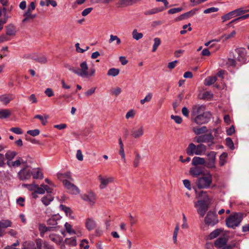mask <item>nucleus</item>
I'll list each match as a JSON object with an SVG mask.
<instances>
[{"instance_id": "nucleus-13", "label": "nucleus", "mask_w": 249, "mask_h": 249, "mask_svg": "<svg viewBox=\"0 0 249 249\" xmlns=\"http://www.w3.org/2000/svg\"><path fill=\"white\" fill-rule=\"evenodd\" d=\"M205 107L203 105H196L192 107L191 111L192 119H194L196 116H198L205 113Z\"/></svg>"}, {"instance_id": "nucleus-11", "label": "nucleus", "mask_w": 249, "mask_h": 249, "mask_svg": "<svg viewBox=\"0 0 249 249\" xmlns=\"http://www.w3.org/2000/svg\"><path fill=\"white\" fill-rule=\"evenodd\" d=\"M216 152L211 151L207 154L208 157L206 161V167L208 168H214L215 167Z\"/></svg>"}, {"instance_id": "nucleus-51", "label": "nucleus", "mask_w": 249, "mask_h": 249, "mask_svg": "<svg viewBox=\"0 0 249 249\" xmlns=\"http://www.w3.org/2000/svg\"><path fill=\"white\" fill-rule=\"evenodd\" d=\"M64 226L68 233L70 234H75L76 233L75 231L72 228L71 226L69 223L66 222Z\"/></svg>"}, {"instance_id": "nucleus-44", "label": "nucleus", "mask_w": 249, "mask_h": 249, "mask_svg": "<svg viewBox=\"0 0 249 249\" xmlns=\"http://www.w3.org/2000/svg\"><path fill=\"white\" fill-rule=\"evenodd\" d=\"M235 17L233 11L227 13V14L223 16L221 18L223 19V22H225L228 20L231 19L232 18Z\"/></svg>"}, {"instance_id": "nucleus-6", "label": "nucleus", "mask_w": 249, "mask_h": 249, "mask_svg": "<svg viewBox=\"0 0 249 249\" xmlns=\"http://www.w3.org/2000/svg\"><path fill=\"white\" fill-rule=\"evenodd\" d=\"M204 221L206 224L213 226L218 222L219 220L216 213L213 211H210L208 212Z\"/></svg>"}, {"instance_id": "nucleus-61", "label": "nucleus", "mask_w": 249, "mask_h": 249, "mask_svg": "<svg viewBox=\"0 0 249 249\" xmlns=\"http://www.w3.org/2000/svg\"><path fill=\"white\" fill-rule=\"evenodd\" d=\"M27 133L32 136H36L38 135L40 133V131L39 129H36L34 130H30L27 131Z\"/></svg>"}, {"instance_id": "nucleus-30", "label": "nucleus", "mask_w": 249, "mask_h": 249, "mask_svg": "<svg viewBox=\"0 0 249 249\" xmlns=\"http://www.w3.org/2000/svg\"><path fill=\"white\" fill-rule=\"evenodd\" d=\"M52 229V227H47L43 224H40L38 225V229L41 236H43V234L46 232L51 231Z\"/></svg>"}, {"instance_id": "nucleus-2", "label": "nucleus", "mask_w": 249, "mask_h": 249, "mask_svg": "<svg viewBox=\"0 0 249 249\" xmlns=\"http://www.w3.org/2000/svg\"><path fill=\"white\" fill-rule=\"evenodd\" d=\"M212 182V175L209 172H207L198 177L196 184L199 189H207L211 187Z\"/></svg>"}, {"instance_id": "nucleus-45", "label": "nucleus", "mask_w": 249, "mask_h": 249, "mask_svg": "<svg viewBox=\"0 0 249 249\" xmlns=\"http://www.w3.org/2000/svg\"><path fill=\"white\" fill-rule=\"evenodd\" d=\"M132 3V0H120L118 3V5L120 7H124L131 5Z\"/></svg>"}, {"instance_id": "nucleus-33", "label": "nucleus", "mask_w": 249, "mask_h": 249, "mask_svg": "<svg viewBox=\"0 0 249 249\" xmlns=\"http://www.w3.org/2000/svg\"><path fill=\"white\" fill-rule=\"evenodd\" d=\"M195 13H196V12L195 10L194 11H193V10L190 11L188 12H187L186 13L181 15L176 20H181L186 19L189 17L193 16L195 14Z\"/></svg>"}, {"instance_id": "nucleus-26", "label": "nucleus", "mask_w": 249, "mask_h": 249, "mask_svg": "<svg viewBox=\"0 0 249 249\" xmlns=\"http://www.w3.org/2000/svg\"><path fill=\"white\" fill-rule=\"evenodd\" d=\"M227 240L225 237H220L217 239L214 243V245L217 248H221L225 247Z\"/></svg>"}, {"instance_id": "nucleus-63", "label": "nucleus", "mask_w": 249, "mask_h": 249, "mask_svg": "<svg viewBox=\"0 0 249 249\" xmlns=\"http://www.w3.org/2000/svg\"><path fill=\"white\" fill-rule=\"evenodd\" d=\"M183 9L181 7L174 8L169 9L168 11V13L169 14H173L179 12L181 11Z\"/></svg>"}, {"instance_id": "nucleus-57", "label": "nucleus", "mask_w": 249, "mask_h": 249, "mask_svg": "<svg viewBox=\"0 0 249 249\" xmlns=\"http://www.w3.org/2000/svg\"><path fill=\"white\" fill-rule=\"evenodd\" d=\"M141 157L139 153H136L135 158L133 161V165L135 167H137L139 166L140 162Z\"/></svg>"}, {"instance_id": "nucleus-32", "label": "nucleus", "mask_w": 249, "mask_h": 249, "mask_svg": "<svg viewBox=\"0 0 249 249\" xmlns=\"http://www.w3.org/2000/svg\"><path fill=\"white\" fill-rule=\"evenodd\" d=\"M11 115V111L8 109H0V119H4L7 118Z\"/></svg>"}, {"instance_id": "nucleus-60", "label": "nucleus", "mask_w": 249, "mask_h": 249, "mask_svg": "<svg viewBox=\"0 0 249 249\" xmlns=\"http://www.w3.org/2000/svg\"><path fill=\"white\" fill-rule=\"evenodd\" d=\"M69 192L72 194L76 195L79 193L80 191L79 189L73 184L69 190Z\"/></svg>"}, {"instance_id": "nucleus-9", "label": "nucleus", "mask_w": 249, "mask_h": 249, "mask_svg": "<svg viewBox=\"0 0 249 249\" xmlns=\"http://www.w3.org/2000/svg\"><path fill=\"white\" fill-rule=\"evenodd\" d=\"M195 207L197 209V212L201 217H203L207 211L208 210V206L204 201L198 200L195 203Z\"/></svg>"}, {"instance_id": "nucleus-59", "label": "nucleus", "mask_w": 249, "mask_h": 249, "mask_svg": "<svg viewBox=\"0 0 249 249\" xmlns=\"http://www.w3.org/2000/svg\"><path fill=\"white\" fill-rule=\"evenodd\" d=\"M10 131L18 135L22 134L23 133L22 130L18 127H12L10 129Z\"/></svg>"}, {"instance_id": "nucleus-52", "label": "nucleus", "mask_w": 249, "mask_h": 249, "mask_svg": "<svg viewBox=\"0 0 249 249\" xmlns=\"http://www.w3.org/2000/svg\"><path fill=\"white\" fill-rule=\"evenodd\" d=\"M6 9L5 7L3 8V12L4 14V16L5 17V19L3 20H0V31L2 30L3 28V25L4 24H5L7 22V19L8 18H9V17L7 15V13L5 12Z\"/></svg>"}, {"instance_id": "nucleus-25", "label": "nucleus", "mask_w": 249, "mask_h": 249, "mask_svg": "<svg viewBox=\"0 0 249 249\" xmlns=\"http://www.w3.org/2000/svg\"><path fill=\"white\" fill-rule=\"evenodd\" d=\"M196 146L193 143H191L186 148V153L189 156H193L196 155Z\"/></svg>"}, {"instance_id": "nucleus-31", "label": "nucleus", "mask_w": 249, "mask_h": 249, "mask_svg": "<svg viewBox=\"0 0 249 249\" xmlns=\"http://www.w3.org/2000/svg\"><path fill=\"white\" fill-rule=\"evenodd\" d=\"M217 80L215 76H209L207 77L204 81V84L205 86H209L213 84Z\"/></svg>"}, {"instance_id": "nucleus-22", "label": "nucleus", "mask_w": 249, "mask_h": 249, "mask_svg": "<svg viewBox=\"0 0 249 249\" xmlns=\"http://www.w3.org/2000/svg\"><path fill=\"white\" fill-rule=\"evenodd\" d=\"M35 3L32 1L30 3V5L28 6L27 11L24 13L28 16H30L32 19H34L36 17V14H32V12L35 9Z\"/></svg>"}, {"instance_id": "nucleus-10", "label": "nucleus", "mask_w": 249, "mask_h": 249, "mask_svg": "<svg viewBox=\"0 0 249 249\" xmlns=\"http://www.w3.org/2000/svg\"><path fill=\"white\" fill-rule=\"evenodd\" d=\"M144 132V126L141 124L138 125L131 130L130 136L133 138L138 139L143 135Z\"/></svg>"}, {"instance_id": "nucleus-39", "label": "nucleus", "mask_w": 249, "mask_h": 249, "mask_svg": "<svg viewBox=\"0 0 249 249\" xmlns=\"http://www.w3.org/2000/svg\"><path fill=\"white\" fill-rule=\"evenodd\" d=\"M132 37L136 40H138L143 37V34L142 33H138L137 29H134L132 32Z\"/></svg>"}, {"instance_id": "nucleus-62", "label": "nucleus", "mask_w": 249, "mask_h": 249, "mask_svg": "<svg viewBox=\"0 0 249 249\" xmlns=\"http://www.w3.org/2000/svg\"><path fill=\"white\" fill-rule=\"evenodd\" d=\"M213 97V94L210 91H206L203 93L202 98L205 100H209Z\"/></svg>"}, {"instance_id": "nucleus-27", "label": "nucleus", "mask_w": 249, "mask_h": 249, "mask_svg": "<svg viewBox=\"0 0 249 249\" xmlns=\"http://www.w3.org/2000/svg\"><path fill=\"white\" fill-rule=\"evenodd\" d=\"M24 160L20 158H18L14 161H7V164L9 167H18L21 164L24 163Z\"/></svg>"}, {"instance_id": "nucleus-64", "label": "nucleus", "mask_w": 249, "mask_h": 249, "mask_svg": "<svg viewBox=\"0 0 249 249\" xmlns=\"http://www.w3.org/2000/svg\"><path fill=\"white\" fill-rule=\"evenodd\" d=\"M35 59L36 60L37 62L42 63H45L47 62V61L46 57L43 55H41Z\"/></svg>"}, {"instance_id": "nucleus-37", "label": "nucleus", "mask_w": 249, "mask_h": 249, "mask_svg": "<svg viewBox=\"0 0 249 249\" xmlns=\"http://www.w3.org/2000/svg\"><path fill=\"white\" fill-rule=\"evenodd\" d=\"M34 118L39 119L41 122L42 124L45 125L47 123V120L49 118V116L47 115H44V116L36 115L35 116Z\"/></svg>"}, {"instance_id": "nucleus-53", "label": "nucleus", "mask_w": 249, "mask_h": 249, "mask_svg": "<svg viewBox=\"0 0 249 249\" xmlns=\"http://www.w3.org/2000/svg\"><path fill=\"white\" fill-rule=\"evenodd\" d=\"M35 193L38 194H44L45 193V188H44V185L42 184L40 187H38L37 185V187L36 188Z\"/></svg>"}, {"instance_id": "nucleus-16", "label": "nucleus", "mask_w": 249, "mask_h": 249, "mask_svg": "<svg viewBox=\"0 0 249 249\" xmlns=\"http://www.w3.org/2000/svg\"><path fill=\"white\" fill-rule=\"evenodd\" d=\"M190 174L193 177H197L201 176L203 173H204L202 168L199 166H194V167H191L190 169Z\"/></svg>"}, {"instance_id": "nucleus-46", "label": "nucleus", "mask_w": 249, "mask_h": 249, "mask_svg": "<svg viewBox=\"0 0 249 249\" xmlns=\"http://www.w3.org/2000/svg\"><path fill=\"white\" fill-rule=\"evenodd\" d=\"M207 127L206 126H202L200 128H194L193 131L196 135H199L204 133L207 132Z\"/></svg>"}, {"instance_id": "nucleus-1", "label": "nucleus", "mask_w": 249, "mask_h": 249, "mask_svg": "<svg viewBox=\"0 0 249 249\" xmlns=\"http://www.w3.org/2000/svg\"><path fill=\"white\" fill-rule=\"evenodd\" d=\"M95 74V69L91 68L89 69L86 61L80 63L79 68L76 69L75 74L82 78H89L93 77Z\"/></svg>"}, {"instance_id": "nucleus-14", "label": "nucleus", "mask_w": 249, "mask_h": 249, "mask_svg": "<svg viewBox=\"0 0 249 249\" xmlns=\"http://www.w3.org/2000/svg\"><path fill=\"white\" fill-rule=\"evenodd\" d=\"M81 197L83 200L87 201L90 205H93L95 203L96 196L92 192L82 195Z\"/></svg>"}, {"instance_id": "nucleus-20", "label": "nucleus", "mask_w": 249, "mask_h": 249, "mask_svg": "<svg viewBox=\"0 0 249 249\" xmlns=\"http://www.w3.org/2000/svg\"><path fill=\"white\" fill-rule=\"evenodd\" d=\"M206 160L204 158L199 157H195L192 160V165L198 166L199 165H205L206 166Z\"/></svg>"}, {"instance_id": "nucleus-38", "label": "nucleus", "mask_w": 249, "mask_h": 249, "mask_svg": "<svg viewBox=\"0 0 249 249\" xmlns=\"http://www.w3.org/2000/svg\"><path fill=\"white\" fill-rule=\"evenodd\" d=\"M113 41H116V45H119L121 44V39L118 37L117 36L110 35V38L108 40V42L109 43H112Z\"/></svg>"}, {"instance_id": "nucleus-18", "label": "nucleus", "mask_w": 249, "mask_h": 249, "mask_svg": "<svg viewBox=\"0 0 249 249\" xmlns=\"http://www.w3.org/2000/svg\"><path fill=\"white\" fill-rule=\"evenodd\" d=\"M15 98V96L12 94H3L0 95V101L4 105H7Z\"/></svg>"}, {"instance_id": "nucleus-58", "label": "nucleus", "mask_w": 249, "mask_h": 249, "mask_svg": "<svg viewBox=\"0 0 249 249\" xmlns=\"http://www.w3.org/2000/svg\"><path fill=\"white\" fill-rule=\"evenodd\" d=\"M226 142L227 146L229 147L231 149L233 150L234 148V146L233 142L230 138H227L226 139Z\"/></svg>"}, {"instance_id": "nucleus-28", "label": "nucleus", "mask_w": 249, "mask_h": 249, "mask_svg": "<svg viewBox=\"0 0 249 249\" xmlns=\"http://www.w3.org/2000/svg\"><path fill=\"white\" fill-rule=\"evenodd\" d=\"M60 220L59 215H54L50 218L47 221L49 225L54 226L57 224V221Z\"/></svg>"}, {"instance_id": "nucleus-5", "label": "nucleus", "mask_w": 249, "mask_h": 249, "mask_svg": "<svg viewBox=\"0 0 249 249\" xmlns=\"http://www.w3.org/2000/svg\"><path fill=\"white\" fill-rule=\"evenodd\" d=\"M97 178L100 182L99 187L100 189L106 188L109 183L114 181V178L109 176L99 175Z\"/></svg>"}, {"instance_id": "nucleus-7", "label": "nucleus", "mask_w": 249, "mask_h": 249, "mask_svg": "<svg viewBox=\"0 0 249 249\" xmlns=\"http://www.w3.org/2000/svg\"><path fill=\"white\" fill-rule=\"evenodd\" d=\"M235 54L237 60L239 63V64L245 63L247 61L246 56L247 51L245 48H240L235 49Z\"/></svg>"}, {"instance_id": "nucleus-19", "label": "nucleus", "mask_w": 249, "mask_h": 249, "mask_svg": "<svg viewBox=\"0 0 249 249\" xmlns=\"http://www.w3.org/2000/svg\"><path fill=\"white\" fill-rule=\"evenodd\" d=\"M17 33L16 26L12 24H9L6 26V34L8 36H15Z\"/></svg>"}, {"instance_id": "nucleus-41", "label": "nucleus", "mask_w": 249, "mask_h": 249, "mask_svg": "<svg viewBox=\"0 0 249 249\" xmlns=\"http://www.w3.org/2000/svg\"><path fill=\"white\" fill-rule=\"evenodd\" d=\"M153 97V93L152 92H149L145 97L140 100V103L142 105L144 104L145 103L149 102Z\"/></svg>"}, {"instance_id": "nucleus-49", "label": "nucleus", "mask_w": 249, "mask_h": 249, "mask_svg": "<svg viewBox=\"0 0 249 249\" xmlns=\"http://www.w3.org/2000/svg\"><path fill=\"white\" fill-rule=\"evenodd\" d=\"M228 157L227 153H223L219 157V164L220 166H223L226 162V159Z\"/></svg>"}, {"instance_id": "nucleus-24", "label": "nucleus", "mask_w": 249, "mask_h": 249, "mask_svg": "<svg viewBox=\"0 0 249 249\" xmlns=\"http://www.w3.org/2000/svg\"><path fill=\"white\" fill-rule=\"evenodd\" d=\"M207 150L206 146L203 144H199L196 145V155H203Z\"/></svg>"}, {"instance_id": "nucleus-36", "label": "nucleus", "mask_w": 249, "mask_h": 249, "mask_svg": "<svg viewBox=\"0 0 249 249\" xmlns=\"http://www.w3.org/2000/svg\"><path fill=\"white\" fill-rule=\"evenodd\" d=\"M50 239L57 244H60L63 240V238L59 235L51 234L50 235Z\"/></svg>"}, {"instance_id": "nucleus-54", "label": "nucleus", "mask_w": 249, "mask_h": 249, "mask_svg": "<svg viewBox=\"0 0 249 249\" xmlns=\"http://www.w3.org/2000/svg\"><path fill=\"white\" fill-rule=\"evenodd\" d=\"M122 92V89L120 87H116L115 88H113L111 89L110 93L112 95L117 96H118L121 92Z\"/></svg>"}, {"instance_id": "nucleus-34", "label": "nucleus", "mask_w": 249, "mask_h": 249, "mask_svg": "<svg viewBox=\"0 0 249 249\" xmlns=\"http://www.w3.org/2000/svg\"><path fill=\"white\" fill-rule=\"evenodd\" d=\"M163 8H155L144 12L145 15L155 14L163 11Z\"/></svg>"}, {"instance_id": "nucleus-42", "label": "nucleus", "mask_w": 249, "mask_h": 249, "mask_svg": "<svg viewBox=\"0 0 249 249\" xmlns=\"http://www.w3.org/2000/svg\"><path fill=\"white\" fill-rule=\"evenodd\" d=\"M120 70L116 68H111L109 69L107 71V74L108 76L115 77L119 74Z\"/></svg>"}, {"instance_id": "nucleus-23", "label": "nucleus", "mask_w": 249, "mask_h": 249, "mask_svg": "<svg viewBox=\"0 0 249 249\" xmlns=\"http://www.w3.org/2000/svg\"><path fill=\"white\" fill-rule=\"evenodd\" d=\"M32 175L34 179H42L43 178V174L39 168L32 169Z\"/></svg>"}, {"instance_id": "nucleus-40", "label": "nucleus", "mask_w": 249, "mask_h": 249, "mask_svg": "<svg viewBox=\"0 0 249 249\" xmlns=\"http://www.w3.org/2000/svg\"><path fill=\"white\" fill-rule=\"evenodd\" d=\"M59 207L62 210H63L67 216H70L71 218H73V216L71 215V211L70 208L67 207L66 206L62 204H61Z\"/></svg>"}, {"instance_id": "nucleus-21", "label": "nucleus", "mask_w": 249, "mask_h": 249, "mask_svg": "<svg viewBox=\"0 0 249 249\" xmlns=\"http://www.w3.org/2000/svg\"><path fill=\"white\" fill-rule=\"evenodd\" d=\"M85 226L87 230L91 231L95 228L96 222L92 218H88L86 220Z\"/></svg>"}, {"instance_id": "nucleus-56", "label": "nucleus", "mask_w": 249, "mask_h": 249, "mask_svg": "<svg viewBox=\"0 0 249 249\" xmlns=\"http://www.w3.org/2000/svg\"><path fill=\"white\" fill-rule=\"evenodd\" d=\"M179 231V226L178 225H177L174 229V232H173V239L174 243L175 244L177 243V237Z\"/></svg>"}, {"instance_id": "nucleus-35", "label": "nucleus", "mask_w": 249, "mask_h": 249, "mask_svg": "<svg viewBox=\"0 0 249 249\" xmlns=\"http://www.w3.org/2000/svg\"><path fill=\"white\" fill-rule=\"evenodd\" d=\"M65 242L66 244L70 246H75L77 244L76 238L75 237L66 238Z\"/></svg>"}, {"instance_id": "nucleus-4", "label": "nucleus", "mask_w": 249, "mask_h": 249, "mask_svg": "<svg viewBox=\"0 0 249 249\" xmlns=\"http://www.w3.org/2000/svg\"><path fill=\"white\" fill-rule=\"evenodd\" d=\"M214 137L212 134L202 135L195 138V141L197 143H207L209 146L213 144Z\"/></svg>"}, {"instance_id": "nucleus-29", "label": "nucleus", "mask_w": 249, "mask_h": 249, "mask_svg": "<svg viewBox=\"0 0 249 249\" xmlns=\"http://www.w3.org/2000/svg\"><path fill=\"white\" fill-rule=\"evenodd\" d=\"M238 61L236 58V56L234 55L233 56V58H229L226 62V64L229 67H235L238 65Z\"/></svg>"}, {"instance_id": "nucleus-48", "label": "nucleus", "mask_w": 249, "mask_h": 249, "mask_svg": "<svg viewBox=\"0 0 249 249\" xmlns=\"http://www.w3.org/2000/svg\"><path fill=\"white\" fill-rule=\"evenodd\" d=\"M17 153L15 151H8L5 154V158L8 160H11L17 155Z\"/></svg>"}, {"instance_id": "nucleus-15", "label": "nucleus", "mask_w": 249, "mask_h": 249, "mask_svg": "<svg viewBox=\"0 0 249 249\" xmlns=\"http://www.w3.org/2000/svg\"><path fill=\"white\" fill-rule=\"evenodd\" d=\"M12 226V222L8 219L0 220V237H2L5 233L4 229Z\"/></svg>"}, {"instance_id": "nucleus-50", "label": "nucleus", "mask_w": 249, "mask_h": 249, "mask_svg": "<svg viewBox=\"0 0 249 249\" xmlns=\"http://www.w3.org/2000/svg\"><path fill=\"white\" fill-rule=\"evenodd\" d=\"M160 43L161 40L160 38L158 37H156L154 39V44L152 48L153 52H154L157 50V48L160 45Z\"/></svg>"}, {"instance_id": "nucleus-12", "label": "nucleus", "mask_w": 249, "mask_h": 249, "mask_svg": "<svg viewBox=\"0 0 249 249\" xmlns=\"http://www.w3.org/2000/svg\"><path fill=\"white\" fill-rule=\"evenodd\" d=\"M31 174V168L26 166L18 172V176L20 180H24L30 178L32 175Z\"/></svg>"}, {"instance_id": "nucleus-8", "label": "nucleus", "mask_w": 249, "mask_h": 249, "mask_svg": "<svg viewBox=\"0 0 249 249\" xmlns=\"http://www.w3.org/2000/svg\"><path fill=\"white\" fill-rule=\"evenodd\" d=\"M211 116V114L209 112H205L201 115L196 116L192 120L197 124H202L210 121Z\"/></svg>"}, {"instance_id": "nucleus-43", "label": "nucleus", "mask_w": 249, "mask_h": 249, "mask_svg": "<svg viewBox=\"0 0 249 249\" xmlns=\"http://www.w3.org/2000/svg\"><path fill=\"white\" fill-rule=\"evenodd\" d=\"M53 200V197L50 196L48 195L46 196L43 197L42 199V202L45 205L48 206L50 204L51 201Z\"/></svg>"}, {"instance_id": "nucleus-3", "label": "nucleus", "mask_w": 249, "mask_h": 249, "mask_svg": "<svg viewBox=\"0 0 249 249\" xmlns=\"http://www.w3.org/2000/svg\"><path fill=\"white\" fill-rule=\"evenodd\" d=\"M243 214L240 213H236L232 214L227 218L226 223L229 228L234 229L239 226L243 219Z\"/></svg>"}, {"instance_id": "nucleus-17", "label": "nucleus", "mask_w": 249, "mask_h": 249, "mask_svg": "<svg viewBox=\"0 0 249 249\" xmlns=\"http://www.w3.org/2000/svg\"><path fill=\"white\" fill-rule=\"evenodd\" d=\"M37 247L39 249H54L53 247L46 242H43L40 239H37L36 241Z\"/></svg>"}, {"instance_id": "nucleus-47", "label": "nucleus", "mask_w": 249, "mask_h": 249, "mask_svg": "<svg viewBox=\"0 0 249 249\" xmlns=\"http://www.w3.org/2000/svg\"><path fill=\"white\" fill-rule=\"evenodd\" d=\"M235 17L241 16V15L249 11V10H244L242 8H240L233 10Z\"/></svg>"}, {"instance_id": "nucleus-55", "label": "nucleus", "mask_w": 249, "mask_h": 249, "mask_svg": "<svg viewBox=\"0 0 249 249\" xmlns=\"http://www.w3.org/2000/svg\"><path fill=\"white\" fill-rule=\"evenodd\" d=\"M221 230L219 229H216L214 230L209 234V238L210 239H214L217 237L220 234Z\"/></svg>"}]
</instances>
